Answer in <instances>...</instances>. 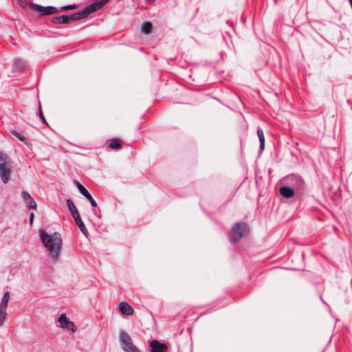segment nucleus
Segmentation results:
<instances>
[{
    "mask_svg": "<svg viewBox=\"0 0 352 352\" xmlns=\"http://www.w3.org/2000/svg\"><path fill=\"white\" fill-rule=\"evenodd\" d=\"M72 217H73L74 219L75 220V221H78V219H81L78 210L72 213Z\"/></svg>",
    "mask_w": 352,
    "mask_h": 352,
    "instance_id": "23",
    "label": "nucleus"
},
{
    "mask_svg": "<svg viewBox=\"0 0 352 352\" xmlns=\"http://www.w3.org/2000/svg\"><path fill=\"white\" fill-rule=\"evenodd\" d=\"M21 7H23V8H25V3H23V2H22V3H21Z\"/></svg>",
    "mask_w": 352,
    "mask_h": 352,
    "instance_id": "27",
    "label": "nucleus"
},
{
    "mask_svg": "<svg viewBox=\"0 0 352 352\" xmlns=\"http://www.w3.org/2000/svg\"><path fill=\"white\" fill-rule=\"evenodd\" d=\"M11 174V164H0V175L3 184H6Z\"/></svg>",
    "mask_w": 352,
    "mask_h": 352,
    "instance_id": "6",
    "label": "nucleus"
},
{
    "mask_svg": "<svg viewBox=\"0 0 352 352\" xmlns=\"http://www.w3.org/2000/svg\"><path fill=\"white\" fill-rule=\"evenodd\" d=\"M119 339L122 350L125 352H140L133 344L131 336L125 331H121L119 333Z\"/></svg>",
    "mask_w": 352,
    "mask_h": 352,
    "instance_id": "4",
    "label": "nucleus"
},
{
    "mask_svg": "<svg viewBox=\"0 0 352 352\" xmlns=\"http://www.w3.org/2000/svg\"><path fill=\"white\" fill-rule=\"evenodd\" d=\"M41 117L43 118V120H45L43 115L42 113H41Z\"/></svg>",
    "mask_w": 352,
    "mask_h": 352,
    "instance_id": "28",
    "label": "nucleus"
},
{
    "mask_svg": "<svg viewBox=\"0 0 352 352\" xmlns=\"http://www.w3.org/2000/svg\"><path fill=\"white\" fill-rule=\"evenodd\" d=\"M109 146L113 149H119L121 148L120 141L118 139H112L108 141Z\"/></svg>",
    "mask_w": 352,
    "mask_h": 352,
    "instance_id": "17",
    "label": "nucleus"
},
{
    "mask_svg": "<svg viewBox=\"0 0 352 352\" xmlns=\"http://www.w3.org/2000/svg\"><path fill=\"white\" fill-rule=\"evenodd\" d=\"M250 229L247 224L244 223H236L234 225L230 233V241L235 243L239 241L243 236H247Z\"/></svg>",
    "mask_w": 352,
    "mask_h": 352,
    "instance_id": "3",
    "label": "nucleus"
},
{
    "mask_svg": "<svg viewBox=\"0 0 352 352\" xmlns=\"http://www.w3.org/2000/svg\"><path fill=\"white\" fill-rule=\"evenodd\" d=\"M75 222L78 227L79 228V229L80 230V231L83 233V234L87 236L88 232L82 219H78V221H76Z\"/></svg>",
    "mask_w": 352,
    "mask_h": 352,
    "instance_id": "18",
    "label": "nucleus"
},
{
    "mask_svg": "<svg viewBox=\"0 0 352 352\" xmlns=\"http://www.w3.org/2000/svg\"><path fill=\"white\" fill-rule=\"evenodd\" d=\"M76 8V5H69V6L63 7L62 10H73V9H75Z\"/></svg>",
    "mask_w": 352,
    "mask_h": 352,
    "instance_id": "24",
    "label": "nucleus"
},
{
    "mask_svg": "<svg viewBox=\"0 0 352 352\" xmlns=\"http://www.w3.org/2000/svg\"><path fill=\"white\" fill-rule=\"evenodd\" d=\"M120 311L126 316H131L133 313V309L125 302H121L119 305Z\"/></svg>",
    "mask_w": 352,
    "mask_h": 352,
    "instance_id": "12",
    "label": "nucleus"
},
{
    "mask_svg": "<svg viewBox=\"0 0 352 352\" xmlns=\"http://www.w3.org/2000/svg\"><path fill=\"white\" fill-rule=\"evenodd\" d=\"M6 315V310L0 309V327L3 324Z\"/></svg>",
    "mask_w": 352,
    "mask_h": 352,
    "instance_id": "21",
    "label": "nucleus"
},
{
    "mask_svg": "<svg viewBox=\"0 0 352 352\" xmlns=\"http://www.w3.org/2000/svg\"><path fill=\"white\" fill-rule=\"evenodd\" d=\"M89 14L87 8H85L80 11L75 12L70 15H61L58 16H53L52 21L54 24H70L74 21L82 19Z\"/></svg>",
    "mask_w": 352,
    "mask_h": 352,
    "instance_id": "2",
    "label": "nucleus"
},
{
    "mask_svg": "<svg viewBox=\"0 0 352 352\" xmlns=\"http://www.w3.org/2000/svg\"><path fill=\"white\" fill-rule=\"evenodd\" d=\"M77 188L79 190V192L85 197H86L88 201L90 202L91 205L93 207L97 206L96 201L93 199L91 195L89 194V192L85 188V187L81 185L80 183L77 184Z\"/></svg>",
    "mask_w": 352,
    "mask_h": 352,
    "instance_id": "10",
    "label": "nucleus"
},
{
    "mask_svg": "<svg viewBox=\"0 0 352 352\" xmlns=\"http://www.w3.org/2000/svg\"><path fill=\"white\" fill-rule=\"evenodd\" d=\"M151 348V352H166L167 346L165 344L160 342L158 340H153L149 344Z\"/></svg>",
    "mask_w": 352,
    "mask_h": 352,
    "instance_id": "9",
    "label": "nucleus"
},
{
    "mask_svg": "<svg viewBox=\"0 0 352 352\" xmlns=\"http://www.w3.org/2000/svg\"><path fill=\"white\" fill-rule=\"evenodd\" d=\"M257 135L260 142V149L262 151L265 147V137L263 131L261 129L258 128L257 129Z\"/></svg>",
    "mask_w": 352,
    "mask_h": 352,
    "instance_id": "15",
    "label": "nucleus"
},
{
    "mask_svg": "<svg viewBox=\"0 0 352 352\" xmlns=\"http://www.w3.org/2000/svg\"><path fill=\"white\" fill-rule=\"evenodd\" d=\"M109 0H102L100 1H98L94 3L91 5L87 6L86 8L88 10L89 14L93 13L96 11L100 10L103 6H104Z\"/></svg>",
    "mask_w": 352,
    "mask_h": 352,
    "instance_id": "11",
    "label": "nucleus"
},
{
    "mask_svg": "<svg viewBox=\"0 0 352 352\" xmlns=\"http://www.w3.org/2000/svg\"><path fill=\"white\" fill-rule=\"evenodd\" d=\"M72 327H73L72 325H68V327H67L65 329H69V330L72 331V329H73Z\"/></svg>",
    "mask_w": 352,
    "mask_h": 352,
    "instance_id": "26",
    "label": "nucleus"
},
{
    "mask_svg": "<svg viewBox=\"0 0 352 352\" xmlns=\"http://www.w3.org/2000/svg\"><path fill=\"white\" fill-rule=\"evenodd\" d=\"M152 24L148 21H145L141 26V30L143 33L148 34L151 32Z\"/></svg>",
    "mask_w": 352,
    "mask_h": 352,
    "instance_id": "16",
    "label": "nucleus"
},
{
    "mask_svg": "<svg viewBox=\"0 0 352 352\" xmlns=\"http://www.w3.org/2000/svg\"><path fill=\"white\" fill-rule=\"evenodd\" d=\"M32 7L36 11L43 15L51 14L58 12V9L54 6H42L37 4H32Z\"/></svg>",
    "mask_w": 352,
    "mask_h": 352,
    "instance_id": "5",
    "label": "nucleus"
},
{
    "mask_svg": "<svg viewBox=\"0 0 352 352\" xmlns=\"http://www.w3.org/2000/svg\"><path fill=\"white\" fill-rule=\"evenodd\" d=\"M40 238L43 244L47 248L49 257L56 261L58 260L62 248V238L59 232H54L48 234L45 231L40 232Z\"/></svg>",
    "mask_w": 352,
    "mask_h": 352,
    "instance_id": "1",
    "label": "nucleus"
},
{
    "mask_svg": "<svg viewBox=\"0 0 352 352\" xmlns=\"http://www.w3.org/2000/svg\"><path fill=\"white\" fill-rule=\"evenodd\" d=\"M0 164H10V158L9 157L0 152Z\"/></svg>",
    "mask_w": 352,
    "mask_h": 352,
    "instance_id": "19",
    "label": "nucleus"
},
{
    "mask_svg": "<svg viewBox=\"0 0 352 352\" xmlns=\"http://www.w3.org/2000/svg\"><path fill=\"white\" fill-rule=\"evenodd\" d=\"M58 322L60 327L65 329L68 325H72L73 327L72 332H75L77 330L76 326L74 322H71L66 316L65 314H61L58 318Z\"/></svg>",
    "mask_w": 352,
    "mask_h": 352,
    "instance_id": "8",
    "label": "nucleus"
},
{
    "mask_svg": "<svg viewBox=\"0 0 352 352\" xmlns=\"http://www.w3.org/2000/svg\"><path fill=\"white\" fill-rule=\"evenodd\" d=\"M21 197L27 208H28L29 209L36 208V204L34 199L31 197V195L28 192L23 191L21 192Z\"/></svg>",
    "mask_w": 352,
    "mask_h": 352,
    "instance_id": "7",
    "label": "nucleus"
},
{
    "mask_svg": "<svg viewBox=\"0 0 352 352\" xmlns=\"http://www.w3.org/2000/svg\"><path fill=\"white\" fill-rule=\"evenodd\" d=\"M12 134L15 136L16 138H18L20 141L23 142V143H25V144H28V142L26 140V138L21 135L20 133H19L18 132L16 131H13L12 132Z\"/></svg>",
    "mask_w": 352,
    "mask_h": 352,
    "instance_id": "22",
    "label": "nucleus"
},
{
    "mask_svg": "<svg viewBox=\"0 0 352 352\" xmlns=\"http://www.w3.org/2000/svg\"><path fill=\"white\" fill-rule=\"evenodd\" d=\"M34 214L33 212H32L30 215V225H32L33 223V221H34Z\"/></svg>",
    "mask_w": 352,
    "mask_h": 352,
    "instance_id": "25",
    "label": "nucleus"
},
{
    "mask_svg": "<svg viewBox=\"0 0 352 352\" xmlns=\"http://www.w3.org/2000/svg\"><path fill=\"white\" fill-rule=\"evenodd\" d=\"M9 300H10V293L8 292H6L4 293V294L1 298V301L0 303V309L6 310Z\"/></svg>",
    "mask_w": 352,
    "mask_h": 352,
    "instance_id": "14",
    "label": "nucleus"
},
{
    "mask_svg": "<svg viewBox=\"0 0 352 352\" xmlns=\"http://www.w3.org/2000/svg\"><path fill=\"white\" fill-rule=\"evenodd\" d=\"M67 204L68 208L69 209V210L72 213L78 210L76 207L75 206L74 202L70 199L67 200Z\"/></svg>",
    "mask_w": 352,
    "mask_h": 352,
    "instance_id": "20",
    "label": "nucleus"
},
{
    "mask_svg": "<svg viewBox=\"0 0 352 352\" xmlns=\"http://www.w3.org/2000/svg\"><path fill=\"white\" fill-rule=\"evenodd\" d=\"M280 193L286 198H291L294 196V190L288 186H283L280 188Z\"/></svg>",
    "mask_w": 352,
    "mask_h": 352,
    "instance_id": "13",
    "label": "nucleus"
}]
</instances>
